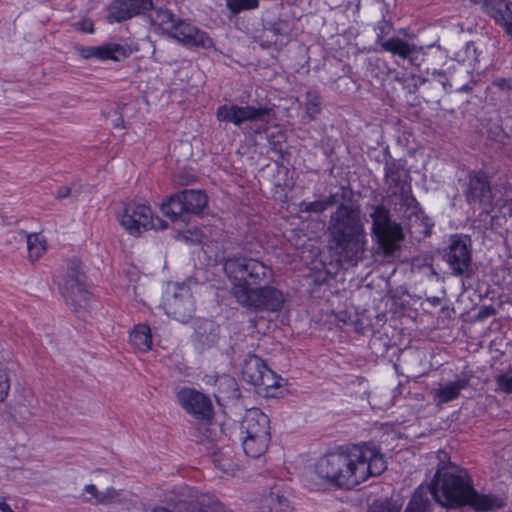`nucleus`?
Masks as SVG:
<instances>
[{
    "label": "nucleus",
    "mask_w": 512,
    "mask_h": 512,
    "mask_svg": "<svg viewBox=\"0 0 512 512\" xmlns=\"http://www.w3.org/2000/svg\"><path fill=\"white\" fill-rule=\"evenodd\" d=\"M272 150L275 152H281L282 151V144L279 141H271L270 142Z\"/></svg>",
    "instance_id": "nucleus-45"
},
{
    "label": "nucleus",
    "mask_w": 512,
    "mask_h": 512,
    "mask_svg": "<svg viewBox=\"0 0 512 512\" xmlns=\"http://www.w3.org/2000/svg\"><path fill=\"white\" fill-rule=\"evenodd\" d=\"M372 238L378 246V250L386 257H393L401 248L404 233L400 223L372 232Z\"/></svg>",
    "instance_id": "nucleus-19"
},
{
    "label": "nucleus",
    "mask_w": 512,
    "mask_h": 512,
    "mask_svg": "<svg viewBox=\"0 0 512 512\" xmlns=\"http://www.w3.org/2000/svg\"><path fill=\"white\" fill-rule=\"evenodd\" d=\"M46 250L47 242L41 233L27 234V251L30 261L38 260Z\"/></svg>",
    "instance_id": "nucleus-28"
},
{
    "label": "nucleus",
    "mask_w": 512,
    "mask_h": 512,
    "mask_svg": "<svg viewBox=\"0 0 512 512\" xmlns=\"http://www.w3.org/2000/svg\"><path fill=\"white\" fill-rule=\"evenodd\" d=\"M467 379H457L455 381H449L444 385H440L438 388L432 391V398L434 403L441 407L443 404L454 401L459 398L461 391L467 387Z\"/></svg>",
    "instance_id": "nucleus-22"
},
{
    "label": "nucleus",
    "mask_w": 512,
    "mask_h": 512,
    "mask_svg": "<svg viewBox=\"0 0 512 512\" xmlns=\"http://www.w3.org/2000/svg\"><path fill=\"white\" fill-rule=\"evenodd\" d=\"M473 481L468 471L452 462L442 464L430 485V494L443 507L456 509L467 505Z\"/></svg>",
    "instance_id": "nucleus-4"
},
{
    "label": "nucleus",
    "mask_w": 512,
    "mask_h": 512,
    "mask_svg": "<svg viewBox=\"0 0 512 512\" xmlns=\"http://www.w3.org/2000/svg\"><path fill=\"white\" fill-rule=\"evenodd\" d=\"M255 132H256V133H261V132H262V130H261V129H256V130H255Z\"/></svg>",
    "instance_id": "nucleus-47"
},
{
    "label": "nucleus",
    "mask_w": 512,
    "mask_h": 512,
    "mask_svg": "<svg viewBox=\"0 0 512 512\" xmlns=\"http://www.w3.org/2000/svg\"><path fill=\"white\" fill-rule=\"evenodd\" d=\"M493 85L503 91H509L512 89V81L507 78H497L493 81Z\"/></svg>",
    "instance_id": "nucleus-40"
},
{
    "label": "nucleus",
    "mask_w": 512,
    "mask_h": 512,
    "mask_svg": "<svg viewBox=\"0 0 512 512\" xmlns=\"http://www.w3.org/2000/svg\"><path fill=\"white\" fill-rule=\"evenodd\" d=\"M113 128H115V129L125 128L124 119H123L122 115H119V117L113 121Z\"/></svg>",
    "instance_id": "nucleus-44"
},
{
    "label": "nucleus",
    "mask_w": 512,
    "mask_h": 512,
    "mask_svg": "<svg viewBox=\"0 0 512 512\" xmlns=\"http://www.w3.org/2000/svg\"><path fill=\"white\" fill-rule=\"evenodd\" d=\"M32 415H35V412H33L31 409H28V407L22 403L15 405L13 412H11V417L13 420L15 422H19L20 424H24Z\"/></svg>",
    "instance_id": "nucleus-36"
},
{
    "label": "nucleus",
    "mask_w": 512,
    "mask_h": 512,
    "mask_svg": "<svg viewBox=\"0 0 512 512\" xmlns=\"http://www.w3.org/2000/svg\"><path fill=\"white\" fill-rule=\"evenodd\" d=\"M0 511L1 512H14L11 507L6 503V497H0Z\"/></svg>",
    "instance_id": "nucleus-43"
},
{
    "label": "nucleus",
    "mask_w": 512,
    "mask_h": 512,
    "mask_svg": "<svg viewBox=\"0 0 512 512\" xmlns=\"http://www.w3.org/2000/svg\"><path fill=\"white\" fill-rule=\"evenodd\" d=\"M321 105V97L318 92H307L305 110L310 119H315V117L321 113Z\"/></svg>",
    "instance_id": "nucleus-34"
},
{
    "label": "nucleus",
    "mask_w": 512,
    "mask_h": 512,
    "mask_svg": "<svg viewBox=\"0 0 512 512\" xmlns=\"http://www.w3.org/2000/svg\"><path fill=\"white\" fill-rule=\"evenodd\" d=\"M75 27L78 31H81L83 33L93 34L95 31L94 23L88 19H83L77 22Z\"/></svg>",
    "instance_id": "nucleus-39"
},
{
    "label": "nucleus",
    "mask_w": 512,
    "mask_h": 512,
    "mask_svg": "<svg viewBox=\"0 0 512 512\" xmlns=\"http://www.w3.org/2000/svg\"><path fill=\"white\" fill-rule=\"evenodd\" d=\"M128 343L134 351L147 353L153 347V335L150 325L137 323L128 332Z\"/></svg>",
    "instance_id": "nucleus-21"
},
{
    "label": "nucleus",
    "mask_w": 512,
    "mask_h": 512,
    "mask_svg": "<svg viewBox=\"0 0 512 512\" xmlns=\"http://www.w3.org/2000/svg\"><path fill=\"white\" fill-rule=\"evenodd\" d=\"M270 112L271 109L267 106L222 104L217 107L215 116L219 122L240 127L245 122L267 121Z\"/></svg>",
    "instance_id": "nucleus-14"
},
{
    "label": "nucleus",
    "mask_w": 512,
    "mask_h": 512,
    "mask_svg": "<svg viewBox=\"0 0 512 512\" xmlns=\"http://www.w3.org/2000/svg\"><path fill=\"white\" fill-rule=\"evenodd\" d=\"M429 494L430 486L419 487L414 492L404 512H430L432 504L428 497Z\"/></svg>",
    "instance_id": "nucleus-26"
},
{
    "label": "nucleus",
    "mask_w": 512,
    "mask_h": 512,
    "mask_svg": "<svg viewBox=\"0 0 512 512\" xmlns=\"http://www.w3.org/2000/svg\"><path fill=\"white\" fill-rule=\"evenodd\" d=\"M382 49L386 52H390L393 55H397L403 59L408 58L413 52L411 45L398 37H392L380 44Z\"/></svg>",
    "instance_id": "nucleus-27"
},
{
    "label": "nucleus",
    "mask_w": 512,
    "mask_h": 512,
    "mask_svg": "<svg viewBox=\"0 0 512 512\" xmlns=\"http://www.w3.org/2000/svg\"><path fill=\"white\" fill-rule=\"evenodd\" d=\"M226 6L232 14L254 10L259 7V0H226Z\"/></svg>",
    "instance_id": "nucleus-35"
},
{
    "label": "nucleus",
    "mask_w": 512,
    "mask_h": 512,
    "mask_svg": "<svg viewBox=\"0 0 512 512\" xmlns=\"http://www.w3.org/2000/svg\"><path fill=\"white\" fill-rule=\"evenodd\" d=\"M464 195L469 205L491 206L493 193L488 173L483 169L470 171L467 175Z\"/></svg>",
    "instance_id": "nucleus-15"
},
{
    "label": "nucleus",
    "mask_w": 512,
    "mask_h": 512,
    "mask_svg": "<svg viewBox=\"0 0 512 512\" xmlns=\"http://www.w3.org/2000/svg\"><path fill=\"white\" fill-rule=\"evenodd\" d=\"M118 218L127 233L135 237L148 230L165 229L167 227V223L153 212L151 206L144 203H126Z\"/></svg>",
    "instance_id": "nucleus-8"
},
{
    "label": "nucleus",
    "mask_w": 512,
    "mask_h": 512,
    "mask_svg": "<svg viewBox=\"0 0 512 512\" xmlns=\"http://www.w3.org/2000/svg\"><path fill=\"white\" fill-rule=\"evenodd\" d=\"M386 468L379 450H329L310 465L305 485L317 492L351 490Z\"/></svg>",
    "instance_id": "nucleus-1"
},
{
    "label": "nucleus",
    "mask_w": 512,
    "mask_h": 512,
    "mask_svg": "<svg viewBox=\"0 0 512 512\" xmlns=\"http://www.w3.org/2000/svg\"><path fill=\"white\" fill-rule=\"evenodd\" d=\"M119 491L113 487L100 491L94 484H88L84 487L80 496L84 502L93 503L95 505H109L118 501Z\"/></svg>",
    "instance_id": "nucleus-24"
},
{
    "label": "nucleus",
    "mask_w": 512,
    "mask_h": 512,
    "mask_svg": "<svg viewBox=\"0 0 512 512\" xmlns=\"http://www.w3.org/2000/svg\"><path fill=\"white\" fill-rule=\"evenodd\" d=\"M334 204V197L329 196L325 199L314 201H301L299 204V211L304 213H322Z\"/></svg>",
    "instance_id": "nucleus-32"
},
{
    "label": "nucleus",
    "mask_w": 512,
    "mask_h": 512,
    "mask_svg": "<svg viewBox=\"0 0 512 512\" xmlns=\"http://www.w3.org/2000/svg\"><path fill=\"white\" fill-rule=\"evenodd\" d=\"M240 429L244 448L249 445L268 448L271 440L270 419L260 408L253 407L245 412Z\"/></svg>",
    "instance_id": "nucleus-10"
},
{
    "label": "nucleus",
    "mask_w": 512,
    "mask_h": 512,
    "mask_svg": "<svg viewBox=\"0 0 512 512\" xmlns=\"http://www.w3.org/2000/svg\"><path fill=\"white\" fill-rule=\"evenodd\" d=\"M187 512H227L224 506L218 502L205 503L204 500L190 502L187 505Z\"/></svg>",
    "instance_id": "nucleus-33"
},
{
    "label": "nucleus",
    "mask_w": 512,
    "mask_h": 512,
    "mask_svg": "<svg viewBox=\"0 0 512 512\" xmlns=\"http://www.w3.org/2000/svg\"><path fill=\"white\" fill-rule=\"evenodd\" d=\"M162 308L168 317L182 323L188 322L195 312V300L190 287L177 283L174 292L163 298Z\"/></svg>",
    "instance_id": "nucleus-13"
},
{
    "label": "nucleus",
    "mask_w": 512,
    "mask_h": 512,
    "mask_svg": "<svg viewBox=\"0 0 512 512\" xmlns=\"http://www.w3.org/2000/svg\"><path fill=\"white\" fill-rule=\"evenodd\" d=\"M242 378L253 385L256 392L266 398L277 397L281 388V376L276 374L259 356L249 355L243 363Z\"/></svg>",
    "instance_id": "nucleus-7"
},
{
    "label": "nucleus",
    "mask_w": 512,
    "mask_h": 512,
    "mask_svg": "<svg viewBox=\"0 0 512 512\" xmlns=\"http://www.w3.org/2000/svg\"><path fill=\"white\" fill-rule=\"evenodd\" d=\"M478 512L493 511L505 506L503 498L493 494H480L474 487L467 499V505Z\"/></svg>",
    "instance_id": "nucleus-25"
},
{
    "label": "nucleus",
    "mask_w": 512,
    "mask_h": 512,
    "mask_svg": "<svg viewBox=\"0 0 512 512\" xmlns=\"http://www.w3.org/2000/svg\"><path fill=\"white\" fill-rule=\"evenodd\" d=\"M71 194V188L68 186H64L58 189L57 191V198L64 199L69 197Z\"/></svg>",
    "instance_id": "nucleus-41"
},
{
    "label": "nucleus",
    "mask_w": 512,
    "mask_h": 512,
    "mask_svg": "<svg viewBox=\"0 0 512 512\" xmlns=\"http://www.w3.org/2000/svg\"><path fill=\"white\" fill-rule=\"evenodd\" d=\"M498 389L506 394L512 393V376L500 374L495 378Z\"/></svg>",
    "instance_id": "nucleus-38"
},
{
    "label": "nucleus",
    "mask_w": 512,
    "mask_h": 512,
    "mask_svg": "<svg viewBox=\"0 0 512 512\" xmlns=\"http://www.w3.org/2000/svg\"><path fill=\"white\" fill-rule=\"evenodd\" d=\"M442 257L453 276L467 275L472 264V242L470 237L462 234L452 235Z\"/></svg>",
    "instance_id": "nucleus-12"
},
{
    "label": "nucleus",
    "mask_w": 512,
    "mask_h": 512,
    "mask_svg": "<svg viewBox=\"0 0 512 512\" xmlns=\"http://www.w3.org/2000/svg\"><path fill=\"white\" fill-rule=\"evenodd\" d=\"M75 51L83 59H97L99 61L119 62L128 57L125 46L119 43H104L99 46H76Z\"/></svg>",
    "instance_id": "nucleus-18"
},
{
    "label": "nucleus",
    "mask_w": 512,
    "mask_h": 512,
    "mask_svg": "<svg viewBox=\"0 0 512 512\" xmlns=\"http://www.w3.org/2000/svg\"><path fill=\"white\" fill-rule=\"evenodd\" d=\"M208 203L202 190L184 189L167 197L161 204L162 213L171 221L185 214H200Z\"/></svg>",
    "instance_id": "nucleus-9"
},
{
    "label": "nucleus",
    "mask_w": 512,
    "mask_h": 512,
    "mask_svg": "<svg viewBox=\"0 0 512 512\" xmlns=\"http://www.w3.org/2000/svg\"><path fill=\"white\" fill-rule=\"evenodd\" d=\"M482 4L489 15L494 18L504 31L512 36V3L505 0H470Z\"/></svg>",
    "instance_id": "nucleus-20"
},
{
    "label": "nucleus",
    "mask_w": 512,
    "mask_h": 512,
    "mask_svg": "<svg viewBox=\"0 0 512 512\" xmlns=\"http://www.w3.org/2000/svg\"><path fill=\"white\" fill-rule=\"evenodd\" d=\"M223 268L232 281V293L242 307L256 313H278L283 309L284 292L274 286H262L272 277V269L262 261L234 255L225 259Z\"/></svg>",
    "instance_id": "nucleus-2"
},
{
    "label": "nucleus",
    "mask_w": 512,
    "mask_h": 512,
    "mask_svg": "<svg viewBox=\"0 0 512 512\" xmlns=\"http://www.w3.org/2000/svg\"><path fill=\"white\" fill-rule=\"evenodd\" d=\"M65 273L53 275V282L59 292L75 311L87 305L91 293L87 287V277L82 271V262L78 257L69 258L66 262Z\"/></svg>",
    "instance_id": "nucleus-6"
},
{
    "label": "nucleus",
    "mask_w": 512,
    "mask_h": 512,
    "mask_svg": "<svg viewBox=\"0 0 512 512\" xmlns=\"http://www.w3.org/2000/svg\"><path fill=\"white\" fill-rule=\"evenodd\" d=\"M20 367L17 361L12 359L7 360L5 363L0 361V402H4L10 390L9 372H14Z\"/></svg>",
    "instance_id": "nucleus-29"
},
{
    "label": "nucleus",
    "mask_w": 512,
    "mask_h": 512,
    "mask_svg": "<svg viewBox=\"0 0 512 512\" xmlns=\"http://www.w3.org/2000/svg\"><path fill=\"white\" fill-rule=\"evenodd\" d=\"M153 0H113L107 8L109 23H121L153 10Z\"/></svg>",
    "instance_id": "nucleus-17"
},
{
    "label": "nucleus",
    "mask_w": 512,
    "mask_h": 512,
    "mask_svg": "<svg viewBox=\"0 0 512 512\" xmlns=\"http://www.w3.org/2000/svg\"><path fill=\"white\" fill-rule=\"evenodd\" d=\"M372 227L371 232L392 226L397 223L391 220L390 211L383 205H377L371 213Z\"/></svg>",
    "instance_id": "nucleus-30"
},
{
    "label": "nucleus",
    "mask_w": 512,
    "mask_h": 512,
    "mask_svg": "<svg viewBox=\"0 0 512 512\" xmlns=\"http://www.w3.org/2000/svg\"><path fill=\"white\" fill-rule=\"evenodd\" d=\"M334 448H354V449H357V448H371V447L369 446V443L362 442L360 444L337 445Z\"/></svg>",
    "instance_id": "nucleus-42"
},
{
    "label": "nucleus",
    "mask_w": 512,
    "mask_h": 512,
    "mask_svg": "<svg viewBox=\"0 0 512 512\" xmlns=\"http://www.w3.org/2000/svg\"><path fill=\"white\" fill-rule=\"evenodd\" d=\"M408 177V171L404 169V165L401 161L390 156V159H388L384 165V178L389 188L393 190H403Z\"/></svg>",
    "instance_id": "nucleus-23"
},
{
    "label": "nucleus",
    "mask_w": 512,
    "mask_h": 512,
    "mask_svg": "<svg viewBox=\"0 0 512 512\" xmlns=\"http://www.w3.org/2000/svg\"><path fill=\"white\" fill-rule=\"evenodd\" d=\"M368 512H400V508L391 501H377L375 502Z\"/></svg>",
    "instance_id": "nucleus-37"
},
{
    "label": "nucleus",
    "mask_w": 512,
    "mask_h": 512,
    "mask_svg": "<svg viewBox=\"0 0 512 512\" xmlns=\"http://www.w3.org/2000/svg\"><path fill=\"white\" fill-rule=\"evenodd\" d=\"M148 16L153 27L184 47L211 49L214 46L213 39L206 31L176 16L167 8L153 7Z\"/></svg>",
    "instance_id": "nucleus-5"
},
{
    "label": "nucleus",
    "mask_w": 512,
    "mask_h": 512,
    "mask_svg": "<svg viewBox=\"0 0 512 512\" xmlns=\"http://www.w3.org/2000/svg\"><path fill=\"white\" fill-rule=\"evenodd\" d=\"M329 232L340 261L351 266L362 261L367 235L358 208L340 204L331 215Z\"/></svg>",
    "instance_id": "nucleus-3"
},
{
    "label": "nucleus",
    "mask_w": 512,
    "mask_h": 512,
    "mask_svg": "<svg viewBox=\"0 0 512 512\" xmlns=\"http://www.w3.org/2000/svg\"><path fill=\"white\" fill-rule=\"evenodd\" d=\"M275 499L278 501L280 505H282L283 503L287 505V500L284 497L277 495Z\"/></svg>",
    "instance_id": "nucleus-46"
},
{
    "label": "nucleus",
    "mask_w": 512,
    "mask_h": 512,
    "mask_svg": "<svg viewBox=\"0 0 512 512\" xmlns=\"http://www.w3.org/2000/svg\"><path fill=\"white\" fill-rule=\"evenodd\" d=\"M250 454L248 450H212L209 458L214 466L228 475H234L236 471L247 466L252 460H258L263 453Z\"/></svg>",
    "instance_id": "nucleus-16"
},
{
    "label": "nucleus",
    "mask_w": 512,
    "mask_h": 512,
    "mask_svg": "<svg viewBox=\"0 0 512 512\" xmlns=\"http://www.w3.org/2000/svg\"><path fill=\"white\" fill-rule=\"evenodd\" d=\"M178 405L197 422L210 424L214 417L211 399L203 392L192 387H181L175 393Z\"/></svg>",
    "instance_id": "nucleus-11"
},
{
    "label": "nucleus",
    "mask_w": 512,
    "mask_h": 512,
    "mask_svg": "<svg viewBox=\"0 0 512 512\" xmlns=\"http://www.w3.org/2000/svg\"><path fill=\"white\" fill-rule=\"evenodd\" d=\"M381 19L377 22L374 30L376 33V43L378 45L382 44L386 39L385 37L391 32L393 26L392 23L386 19V15L388 14V5L381 0Z\"/></svg>",
    "instance_id": "nucleus-31"
}]
</instances>
